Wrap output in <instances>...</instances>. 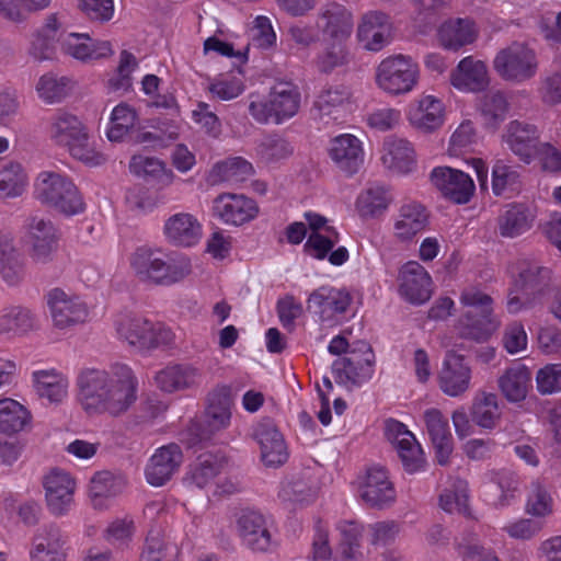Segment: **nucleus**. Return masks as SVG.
Returning <instances> with one entry per match:
<instances>
[{
	"label": "nucleus",
	"instance_id": "1",
	"mask_svg": "<svg viewBox=\"0 0 561 561\" xmlns=\"http://www.w3.org/2000/svg\"><path fill=\"white\" fill-rule=\"evenodd\" d=\"M77 385L80 404L88 414L118 416L137 399V378L125 364H114L108 369L85 368Z\"/></svg>",
	"mask_w": 561,
	"mask_h": 561
},
{
	"label": "nucleus",
	"instance_id": "2",
	"mask_svg": "<svg viewBox=\"0 0 561 561\" xmlns=\"http://www.w3.org/2000/svg\"><path fill=\"white\" fill-rule=\"evenodd\" d=\"M130 265L141 280L161 286L180 283L192 273L191 260L184 253L147 247L136 249Z\"/></svg>",
	"mask_w": 561,
	"mask_h": 561
},
{
	"label": "nucleus",
	"instance_id": "3",
	"mask_svg": "<svg viewBox=\"0 0 561 561\" xmlns=\"http://www.w3.org/2000/svg\"><path fill=\"white\" fill-rule=\"evenodd\" d=\"M48 136L55 145L66 148L71 157L89 167L101 165L106 160L89 141L84 124L70 112L58 111L50 117Z\"/></svg>",
	"mask_w": 561,
	"mask_h": 561
},
{
	"label": "nucleus",
	"instance_id": "4",
	"mask_svg": "<svg viewBox=\"0 0 561 561\" xmlns=\"http://www.w3.org/2000/svg\"><path fill=\"white\" fill-rule=\"evenodd\" d=\"M300 101L298 88L283 82L276 84L267 96L250 95L249 113L257 123L279 125L298 113Z\"/></svg>",
	"mask_w": 561,
	"mask_h": 561
},
{
	"label": "nucleus",
	"instance_id": "5",
	"mask_svg": "<svg viewBox=\"0 0 561 561\" xmlns=\"http://www.w3.org/2000/svg\"><path fill=\"white\" fill-rule=\"evenodd\" d=\"M35 196L41 203L68 216L84 209L78 188L70 179L60 173L41 172L35 183Z\"/></svg>",
	"mask_w": 561,
	"mask_h": 561
},
{
	"label": "nucleus",
	"instance_id": "6",
	"mask_svg": "<svg viewBox=\"0 0 561 561\" xmlns=\"http://www.w3.org/2000/svg\"><path fill=\"white\" fill-rule=\"evenodd\" d=\"M419 77L417 64L411 57L398 54L380 61L375 71V83L386 94L398 96L413 91Z\"/></svg>",
	"mask_w": 561,
	"mask_h": 561
},
{
	"label": "nucleus",
	"instance_id": "7",
	"mask_svg": "<svg viewBox=\"0 0 561 561\" xmlns=\"http://www.w3.org/2000/svg\"><path fill=\"white\" fill-rule=\"evenodd\" d=\"M462 306L470 308L459 322V332L463 337L478 342L485 341L494 331L492 321V298L479 288H466L461 296Z\"/></svg>",
	"mask_w": 561,
	"mask_h": 561
},
{
	"label": "nucleus",
	"instance_id": "8",
	"mask_svg": "<svg viewBox=\"0 0 561 561\" xmlns=\"http://www.w3.org/2000/svg\"><path fill=\"white\" fill-rule=\"evenodd\" d=\"M536 50L528 44L514 42L501 49L493 59V68L505 81L523 83L538 72Z\"/></svg>",
	"mask_w": 561,
	"mask_h": 561
},
{
	"label": "nucleus",
	"instance_id": "9",
	"mask_svg": "<svg viewBox=\"0 0 561 561\" xmlns=\"http://www.w3.org/2000/svg\"><path fill=\"white\" fill-rule=\"evenodd\" d=\"M119 339L138 350H150L167 345L172 340V333L160 323L131 314H122L115 321Z\"/></svg>",
	"mask_w": 561,
	"mask_h": 561
},
{
	"label": "nucleus",
	"instance_id": "10",
	"mask_svg": "<svg viewBox=\"0 0 561 561\" xmlns=\"http://www.w3.org/2000/svg\"><path fill=\"white\" fill-rule=\"evenodd\" d=\"M23 240L28 248L31 260L36 264H47L58 248L57 230L53 222L42 216L28 217L24 225Z\"/></svg>",
	"mask_w": 561,
	"mask_h": 561
},
{
	"label": "nucleus",
	"instance_id": "11",
	"mask_svg": "<svg viewBox=\"0 0 561 561\" xmlns=\"http://www.w3.org/2000/svg\"><path fill=\"white\" fill-rule=\"evenodd\" d=\"M385 436L397 450L404 470L409 473L422 471L425 466L424 454L414 434L402 422L388 419L385 421Z\"/></svg>",
	"mask_w": 561,
	"mask_h": 561
},
{
	"label": "nucleus",
	"instance_id": "12",
	"mask_svg": "<svg viewBox=\"0 0 561 561\" xmlns=\"http://www.w3.org/2000/svg\"><path fill=\"white\" fill-rule=\"evenodd\" d=\"M352 300L345 288L321 286L309 295L307 307L321 323L335 325L350 308Z\"/></svg>",
	"mask_w": 561,
	"mask_h": 561
},
{
	"label": "nucleus",
	"instance_id": "13",
	"mask_svg": "<svg viewBox=\"0 0 561 561\" xmlns=\"http://www.w3.org/2000/svg\"><path fill=\"white\" fill-rule=\"evenodd\" d=\"M518 489V477L507 469L488 470L481 478V494L494 507L511 505L517 497Z\"/></svg>",
	"mask_w": 561,
	"mask_h": 561
},
{
	"label": "nucleus",
	"instance_id": "14",
	"mask_svg": "<svg viewBox=\"0 0 561 561\" xmlns=\"http://www.w3.org/2000/svg\"><path fill=\"white\" fill-rule=\"evenodd\" d=\"M536 209L519 202L504 205L495 219V233L503 239H516L529 232L536 221Z\"/></svg>",
	"mask_w": 561,
	"mask_h": 561
},
{
	"label": "nucleus",
	"instance_id": "15",
	"mask_svg": "<svg viewBox=\"0 0 561 561\" xmlns=\"http://www.w3.org/2000/svg\"><path fill=\"white\" fill-rule=\"evenodd\" d=\"M502 140L525 163L537 158L543 144L539 141V131L535 125L517 119L506 125Z\"/></svg>",
	"mask_w": 561,
	"mask_h": 561
},
{
	"label": "nucleus",
	"instance_id": "16",
	"mask_svg": "<svg viewBox=\"0 0 561 561\" xmlns=\"http://www.w3.org/2000/svg\"><path fill=\"white\" fill-rule=\"evenodd\" d=\"M373 352L369 347L363 354L351 352L335 359L332 373L335 381L346 388L357 387L368 381L374 373Z\"/></svg>",
	"mask_w": 561,
	"mask_h": 561
},
{
	"label": "nucleus",
	"instance_id": "17",
	"mask_svg": "<svg viewBox=\"0 0 561 561\" xmlns=\"http://www.w3.org/2000/svg\"><path fill=\"white\" fill-rule=\"evenodd\" d=\"M430 178L442 195L456 204L468 203L476 190L470 175L449 167L434 168Z\"/></svg>",
	"mask_w": 561,
	"mask_h": 561
},
{
	"label": "nucleus",
	"instance_id": "18",
	"mask_svg": "<svg viewBox=\"0 0 561 561\" xmlns=\"http://www.w3.org/2000/svg\"><path fill=\"white\" fill-rule=\"evenodd\" d=\"M254 438L260 445L261 459L266 467L276 468L287 461V445L273 420L260 421L254 428Z\"/></svg>",
	"mask_w": 561,
	"mask_h": 561
},
{
	"label": "nucleus",
	"instance_id": "19",
	"mask_svg": "<svg viewBox=\"0 0 561 561\" xmlns=\"http://www.w3.org/2000/svg\"><path fill=\"white\" fill-rule=\"evenodd\" d=\"M45 500L51 514H67L73 501L76 483L70 474L60 469L50 470L43 479Z\"/></svg>",
	"mask_w": 561,
	"mask_h": 561
},
{
	"label": "nucleus",
	"instance_id": "20",
	"mask_svg": "<svg viewBox=\"0 0 561 561\" xmlns=\"http://www.w3.org/2000/svg\"><path fill=\"white\" fill-rule=\"evenodd\" d=\"M47 302L54 324L60 329L84 322L89 316L87 305L78 296L69 295L60 288L48 293Z\"/></svg>",
	"mask_w": 561,
	"mask_h": 561
},
{
	"label": "nucleus",
	"instance_id": "21",
	"mask_svg": "<svg viewBox=\"0 0 561 561\" xmlns=\"http://www.w3.org/2000/svg\"><path fill=\"white\" fill-rule=\"evenodd\" d=\"M162 232L171 245L191 248L201 241L203 226L195 215L180 211L164 220Z\"/></svg>",
	"mask_w": 561,
	"mask_h": 561
},
{
	"label": "nucleus",
	"instance_id": "22",
	"mask_svg": "<svg viewBox=\"0 0 561 561\" xmlns=\"http://www.w3.org/2000/svg\"><path fill=\"white\" fill-rule=\"evenodd\" d=\"M154 380L161 391L174 393L198 388L204 380V374L192 364H172L157 371Z\"/></svg>",
	"mask_w": 561,
	"mask_h": 561
},
{
	"label": "nucleus",
	"instance_id": "23",
	"mask_svg": "<svg viewBox=\"0 0 561 561\" xmlns=\"http://www.w3.org/2000/svg\"><path fill=\"white\" fill-rule=\"evenodd\" d=\"M182 462L183 454L178 444L171 443L158 448L145 469L147 482L152 486H162L179 470Z\"/></svg>",
	"mask_w": 561,
	"mask_h": 561
},
{
	"label": "nucleus",
	"instance_id": "24",
	"mask_svg": "<svg viewBox=\"0 0 561 561\" xmlns=\"http://www.w3.org/2000/svg\"><path fill=\"white\" fill-rule=\"evenodd\" d=\"M400 295L413 305L426 302L432 295V278L417 262L405 263L399 273Z\"/></svg>",
	"mask_w": 561,
	"mask_h": 561
},
{
	"label": "nucleus",
	"instance_id": "25",
	"mask_svg": "<svg viewBox=\"0 0 561 561\" xmlns=\"http://www.w3.org/2000/svg\"><path fill=\"white\" fill-rule=\"evenodd\" d=\"M237 529L243 543L254 551H266L272 545L270 523L257 511H243L238 517Z\"/></svg>",
	"mask_w": 561,
	"mask_h": 561
},
{
	"label": "nucleus",
	"instance_id": "26",
	"mask_svg": "<svg viewBox=\"0 0 561 561\" xmlns=\"http://www.w3.org/2000/svg\"><path fill=\"white\" fill-rule=\"evenodd\" d=\"M408 119L413 127L421 131H435L445 122V105L440 99L434 95H422L410 104Z\"/></svg>",
	"mask_w": 561,
	"mask_h": 561
},
{
	"label": "nucleus",
	"instance_id": "27",
	"mask_svg": "<svg viewBox=\"0 0 561 561\" xmlns=\"http://www.w3.org/2000/svg\"><path fill=\"white\" fill-rule=\"evenodd\" d=\"M450 83L462 92H480L485 90L490 83L485 62L471 56L462 58L450 72Z\"/></svg>",
	"mask_w": 561,
	"mask_h": 561
},
{
	"label": "nucleus",
	"instance_id": "28",
	"mask_svg": "<svg viewBox=\"0 0 561 561\" xmlns=\"http://www.w3.org/2000/svg\"><path fill=\"white\" fill-rule=\"evenodd\" d=\"M329 154L335 165L348 175L357 173L364 163L362 141L351 134H342L333 138Z\"/></svg>",
	"mask_w": 561,
	"mask_h": 561
},
{
	"label": "nucleus",
	"instance_id": "29",
	"mask_svg": "<svg viewBox=\"0 0 561 561\" xmlns=\"http://www.w3.org/2000/svg\"><path fill=\"white\" fill-rule=\"evenodd\" d=\"M66 539L59 527L42 526L37 529L30 552L31 561H66Z\"/></svg>",
	"mask_w": 561,
	"mask_h": 561
},
{
	"label": "nucleus",
	"instance_id": "30",
	"mask_svg": "<svg viewBox=\"0 0 561 561\" xmlns=\"http://www.w3.org/2000/svg\"><path fill=\"white\" fill-rule=\"evenodd\" d=\"M471 369L461 355L448 353L439 373V387L450 397H458L470 387Z\"/></svg>",
	"mask_w": 561,
	"mask_h": 561
},
{
	"label": "nucleus",
	"instance_id": "31",
	"mask_svg": "<svg viewBox=\"0 0 561 561\" xmlns=\"http://www.w3.org/2000/svg\"><path fill=\"white\" fill-rule=\"evenodd\" d=\"M214 211L226 224L240 226L255 217L257 207L244 195L222 194L214 201Z\"/></svg>",
	"mask_w": 561,
	"mask_h": 561
},
{
	"label": "nucleus",
	"instance_id": "32",
	"mask_svg": "<svg viewBox=\"0 0 561 561\" xmlns=\"http://www.w3.org/2000/svg\"><path fill=\"white\" fill-rule=\"evenodd\" d=\"M382 165L391 173L407 175L416 168L415 152L405 139L388 138L382 146Z\"/></svg>",
	"mask_w": 561,
	"mask_h": 561
},
{
	"label": "nucleus",
	"instance_id": "33",
	"mask_svg": "<svg viewBox=\"0 0 561 561\" xmlns=\"http://www.w3.org/2000/svg\"><path fill=\"white\" fill-rule=\"evenodd\" d=\"M360 496L373 507H383L394 501V489L382 467H371L367 470L360 485Z\"/></svg>",
	"mask_w": 561,
	"mask_h": 561
},
{
	"label": "nucleus",
	"instance_id": "34",
	"mask_svg": "<svg viewBox=\"0 0 561 561\" xmlns=\"http://www.w3.org/2000/svg\"><path fill=\"white\" fill-rule=\"evenodd\" d=\"M424 422L428 437L435 449L439 465H446L453 451V435L448 420L437 409H428L424 412Z\"/></svg>",
	"mask_w": 561,
	"mask_h": 561
},
{
	"label": "nucleus",
	"instance_id": "35",
	"mask_svg": "<svg viewBox=\"0 0 561 561\" xmlns=\"http://www.w3.org/2000/svg\"><path fill=\"white\" fill-rule=\"evenodd\" d=\"M427 225V213L417 202L402 204L394 218V236L401 241H410L421 233Z\"/></svg>",
	"mask_w": 561,
	"mask_h": 561
},
{
	"label": "nucleus",
	"instance_id": "36",
	"mask_svg": "<svg viewBox=\"0 0 561 561\" xmlns=\"http://www.w3.org/2000/svg\"><path fill=\"white\" fill-rule=\"evenodd\" d=\"M32 382L38 398L49 403H61L68 396L69 380L55 369L33 371Z\"/></svg>",
	"mask_w": 561,
	"mask_h": 561
},
{
	"label": "nucleus",
	"instance_id": "37",
	"mask_svg": "<svg viewBox=\"0 0 561 561\" xmlns=\"http://www.w3.org/2000/svg\"><path fill=\"white\" fill-rule=\"evenodd\" d=\"M24 275L23 255L9 234L0 233V278L9 286H14L22 282Z\"/></svg>",
	"mask_w": 561,
	"mask_h": 561
},
{
	"label": "nucleus",
	"instance_id": "38",
	"mask_svg": "<svg viewBox=\"0 0 561 561\" xmlns=\"http://www.w3.org/2000/svg\"><path fill=\"white\" fill-rule=\"evenodd\" d=\"M391 202L389 188L383 184L373 183L358 194L355 207L363 219H371L383 215Z\"/></svg>",
	"mask_w": 561,
	"mask_h": 561
},
{
	"label": "nucleus",
	"instance_id": "39",
	"mask_svg": "<svg viewBox=\"0 0 561 561\" xmlns=\"http://www.w3.org/2000/svg\"><path fill=\"white\" fill-rule=\"evenodd\" d=\"M351 96L350 88L343 84L322 90L314 101V115L327 124L330 121H337L341 111L350 103Z\"/></svg>",
	"mask_w": 561,
	"mask_h": 561
},
{
	"label": "nucleus",
	"instance_id": "40",
	"mask_svg": "<svg viewBox=\"0 0 561 561\" xmlns=\"http://www.w3.org/2000/svg\"><path fill=\"white\" fill-rule=\"evenodd\" d=\"M65 54L81 61H93L107 58L113 55V48L108 41L98 37H68L61 43Z\"/></svg>",
	"mask_w": 561,
	"mask_h": 561
},
{
	"label": "nucleus",
	"instance_id": "41",
	"mask_svg": "<svg viewBox=\"0 0 561 561\" xmlns=\"http://www.w3.org/2000/svg\"><path fill=\"white\" fill-rule=\"evenodd\" d=\"M209 403L206 410V422L209 427L208 434H197L196 438L190 440V446H195L197 443L208 439L210 433L225 430L230 425L232 401L226 393H213L209 397Z\"/></svg>",
	"mask_w": 561,
	"mask_h": 561
},
{
	"label": "nucleus",
	"instance_id": "42",
	"mask_svg": "<svg viewBox=\"0 0 561 561\" xmlns=\"http://www.w3.org/2000/svg\"><path fill=\"white\" fill-rule=\"evenodd\" d=\"M37 327L36 316L22 306L5 307L0 311V333L11 336L24 335Z\"/></svg>",
	"mask_w": 561,
	"mask_h": 561
},
{
	"label": "nucleus",
	"instance_id": "43",
	"mask_svg": "<svg viewBox=\"0 0 561 561\" xmlns=\"http://www.w3.org/2000/svg\"><path fill=\"white\" fill-rule=\"evenodd\" d=\"M353 26L351 12L336 3L328 5L317 20V28L324 35H350Z\"/></svg>",
	"mask_w": 561,
	"mask_h": 561
},
{
	"label": "nucleus",
	"instance_id": "44",
	"mask_svg": "<svg viewBox=\"0 0 561 561\" xmlns=\"http://www.w3.org/2000/svg\"><path fill=\"white\" fill-rule=\"evenodd\" d=\"M497 382L501 392L508 401H523L530 382L529 369L525 365H514L504 371Z\"/></svg>",
	"mask_w": 561,
	"mask_h": 561
},
{
	"label": "nucleus",
	"instance_id": "45",
	"mask_svg": "<svg viewBox=\"0 0 561 561\" xmlns=\"http://www.w3.org/2000/svg\"><path fill=\"white\" fill-rule=\"evenodd\" d=\"M337 528L341 538L334 552V561H358L362 557V526L355 522H342Z\"/></svg>",
	"mask_w": 561,
	"mask_h": 561
},
{
	"label": "nucleus",
	"instance_id": "46",
	"mask_svg": "<svg viewBox=\"0 0 561 561\" xmlns=\"http://www.w3.org/2000/svg\"><path fill=\"white\" fill-rule=\"evenodd\" d=\"M125 480L110 471H101L93 476L90 481L89 492L96 508L104 506V501L112 499L123 492Z\"/></svg>",
	"mask_w": 561,
	"mask_h": 561
},
{
	"label": "nucleus",
	"instance_id": "47",
	"mask_svg": "<svg viewBox=\"0 0 561 561\" xmlns=\"http://www.w3.org/2000/svg\"><path fill=\"white\" fill-rule=\"evenodd\" d=\"M129 170L133 174L144 178L147 181H156L162 185H170L173 181V173L167 170L165 164L153 157L135 154L129 162Z\"/></svg>",
	"mask_w": 561,
	"mask_h": 561
},
{
	"label": "nucleus",
	"instance_id": "48",
	"mask_svg": "<svg viewBox=\"0 0 561 561\" xmlns=\"http://www.w3.org/2000/svg\"><path fill=\"white\" fill-rule=\"evenodd\" d=\"M478 108L484 124L496 128L505 121L510 103L504 92L491 90L480 99Z\"/></svg>",
	"mask_w": 561,
	"mask_h": 561
},
{
	"label": "nucleus",
	"instance_id": "49",
	"mask_svg": "<svg viewBox=\"0 0 561 561\" xmlns=\"http://www.w3.org/2000/svg\"><path fill=\"white\" fill-rule=\"evenodd\" d=\"M73 87L75 82L68 77L45 73L36 83V92L43 102L55 104L64 101L71 93Z\"/></svg>",
	"mask_w": 561,
	"mask_h": 561
},
{
	"label": "nucleus",
	"instance_id": "50",
	"mask_svg": "<svg viewBox=\"0 0 561 561\" xmlns=\"http://www.w3.org/2000/svg\"><path fill=\"white\" fill-rule=\"evenodd\" d=\"M253 171V167L249 161L241 157H233L217 162L210 172V179L214 183H238L250 178Z\"/></svg>",
	"mask_w": 561,
	"mask_h": 561
},
{
	"label": "nucleus",
	"instance_id": "51",
	"mask_svg": "<svg viewBox=\"0 0 561 561\" xmlns=\"http://www.w3.org/2000/svg\"><path fill=\"white\" fill-rule=\"evenodd\" d=\"M472 421L480 427L493 428L501 417L499 398L494 393L482 392L474 398Z\"/></svg>",
	"mask_w": 561,
	"mask_h": 561
},
{
	"label": "nucleus",
	"instance_id": "52",
	"mask_svg": "<svg viewBox=\"0 0 561 561\" xmlns=\"http://www.w3.org/2000/svg\"><path fill=\"white\" fill-rule=\"evenodd\" d=\"M138 115L133 106L127 103L116 105L110 116V127L106 131L111 141H122L134 128Z\"/></svg>",
	"mask_w": 561,
	"mask_h": 561
},
{
	"label": "nucleus",
	"instance_id": "53",
	"mask_svg": "<svg viewBox=\"0 0 561 561\" xmlns=\"http://www.w3.org/2000/svg\"><path fill=\"white\" fill-rule=\"evenodd\" d=\"M30 421L28 411L13 399L0 400V433L22 431Z\"/></svg>",
	"mask_w": 561,
	"mask_h": 561
},
{
	"label": "nucleus",
	"instance_id": "54",
	"mask_svg": "<svg viewBox=\"0 0 561 561\" xmlns=\"http://www.w3.org/2000/svg\"><path fill=\"white\" fill-rule=\"evenodd\" d=\"M256 153L263 163L273 164L289 158L294 146L280 135H267L259 142Z\"/></svg>",
	"mask_w": 561,
	"mask_h": 561
},
{
	"label": "nucleus",
	"instance_id": "55",
	"mask_svg": "<svg viewBox=\"0 0 561 561\" xmlns=\"http://www.w3.org/2000/svg\"><path fill=\"white\" fill-rule=\"evenodd\" d=\"M515 270L518 274V278L515 279V287L520 290L533 293L550 278V271L540 266L537 262L519 261Z\"/></svg>",
	"mask_w": 561,
	"mask_h": 561
},
{
	"label": "nucleus",
	"instance_id": "56",
	"mask_svg": "<svg viewBox=\"0 0 561 561\" xmlns=\"http://www.w3.org/2000/svg\"><path fill=\"white\" fill-rule=\"evenodd\" d=\"M520 184V175L517 169L496 160L492 168V192L495 196L516 192Z\"/></svg>",
	"mask_w": 561,
	"mask_h": 561
},
{
	"label": "nucleus",
	"instance_id": "57",
	"mask_svg": "<svg viewBox=\"0 0 561 561\" xmlns=\"http://www.w3.org/2000/svg\"><path fill=\"white\" fill-rule=\"evenodd\" d=\"M27 176L22 165L9 162L0 170V195L3 197L20 196L25 190Z\"/></svg>",
	"mask_w": 561,
	"mask_h": 561
},
{
	"label": "nucleus",
	"instance_id": "58",
	"mask_svg": "<svg viewBox=\"0 0 561 561\" xmlns=\"http://www.w3.org/2000/svg\"><path fill=\"white\" fill-rule=\"evenodd\" d=\"M469 494L467 484L458 481L451 488L445 489L439 496V505L447 513L467 515L469 512Z\"/></svg>",
	"mask_w": 561,
	"mask_h": 561
},
{
	"label": "nucleus",
	"instance_id": "59",
	"mask_svg": "<svg viewBox=\"0 0 561 561\" xmlns=\"http://www.w3.org/2000/svg\"><path fill=\"white\" fill-rule=\"evenodd\" d=\"M525 511L527 514L543 518L553 511V500L548 490L538 482H533L527 495Z\"/></svg>",
	"mask_w": 561,
	"mask_h": 561
},
{
	"label": "nucleus",
	"instance_id": "60",
	"mask_svg": "<svg viewBox=\"0 0 561 561\" xmlns=\"http://www.w3.org/2000/svg\"><path fill=\"white\" fill-rule=\"evenodd\" d=\"M339 241L334 228H325V232H311L305 243V251L314 259L323 260Z\"/></svg>",
	"mask_w": 561,
	"mask_h": 561
},
{
	"label": "nucleus",
	"instance_id": "61",
	"mask_svg": "<svg viewBox=\"0 0 561 561\" xmlns=\"http://www.w3.org/2000/svg\"><path fill=\"white\" fill-rule=\"evenodd\" d=\"M170 548L164 542L160 529H150L146 537L139 561H170Z\"/></svg>",
	"mask_w": 561,
	"mask_h": 561
},
{
	"label": "nucleus",
	"instance_id": "62",
	"mask_svg": "<svg viewBox=\"0 0 561 561\" xmlns=\"http://www.w3.org/2000/svg\"><path fill=\"white\" fill-rule=\"evenodd\" d=\"M219 467L215 456L202 455L192 466L190 478L196 486L204 488L218 474Z\"/></svg>",
	"mask_w": 561,
	"mask_h": 561
},
{
	"label": "nucleus",
	"instance_id": "63",
	"mask_svg": "<svg viewBox=\"0 0 561 561\" xmlns=\"http://www.w3.org/2000/svg\"><path fill=\"white\" fill-rule=\"evenodd\" d=\"M208 90L215 98L230 101L243 92L244 85L241 79L234 76H219L210 81Z\"/></svg>",
	"mask_w": 561,
	"mask_h": 561
},
{
	"label": "nucleus",
	"instance_id": "64",
	"mask_svg": "<svg viewBox=\"0 0 561 561\" xmlns=\"http://www.w3.org/2000/svg\"><path fill=\"white\" fill-rule=\"evenodd\" d=\"M537 390L541 394L561 392V364H547L536 374Z\"/></svg>",
	"mask_w": 561,
	"mask_h": 561
}]
</instances>
